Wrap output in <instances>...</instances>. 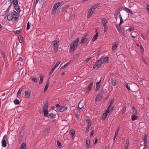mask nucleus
Listing matches in <instances>:
<instances>
[{
    "mask_svg": "<svg viewBox=\"0 0 149 149\" xmlns=\"http://www.w3.org/2000/svg\"><path fill=\"white\" fill-rule=\"evenodd\" d=\"M101 66V65H100V64H99V63L97 61L95 62V64L93 65V69H95L96 67H97V68H100Z\"/></svg>",
    "mask_w": 149,
    "mask_h": 149,
    "instance_id": "ddd939ff",
    "label": "nucleus"
},
{
    "mask_svg": "<svg viewBox=\"0 0 149 149\" xmlns=\"http://www.w3.org/2000/svg\"><path fill=\"white\" fill-rule=\"evenodd\" d=\"M143 140L144 142L147 141V135L146 134H145L143 138Z\"/></svg>",
    "mask_w": 149,
    "mask_h": 149,
    "instance_id": "3c124183",
    "label": "nucleus"
},
{
    "mask_svg": "<svg viewBox=\"0 0 149 149\" xmlns=\"http://www.w3.org/2000/svg\"><path fill=\"white\" fill-rule=\"evenodd\" d=\"M86 146L88 148L90 146V140L88 138L86 140Z\"/></svg>",
    "mask_w": 149,
    "mask_h": 149,
    "instance_id": "aec40b11",
    "label": "nucleus"
},
{
    "mask_svg": "<svg viewBox=\"0 0 149 149\" xmlns=\"http://www.w3.org/2000/svg\"><path fill=\"white\" fill-rule=\"evenodd\" d=\"M110 81L111 83V84L113 86H115L116 85V80L114 78H111V79Z\"/></svg>",
    "mask_w": 149,
    "mask_h": 149,
    "instance_id": "f8f14e48",
    "label": "nucleus"
},
{
    "mask_svg": "<svg viewBox=\"0 0 149 149\" xmlns=\"http://www.w3.org/2000/svg\"><path fill=\"white\" fill-rule=\"evenodd\" d=\"M87 127V128L86 129V131L85 132L86 133H87L89 132L90 127Z\"/></svg>",
    "mask_w": 149,
    "mask_h": 149,
    "instance_id": "052dcab7",
    "label": "nucleus"
},
{
    "mask_svg": "<svg viewBox=\"0 0 149 149\" xmlns=\"http://www.w3.org/2000/svg\"><path fill=\"white\" fill-rule=\"evenodd\" d=\"M119 130H120V129H119V128H118L116 130L115 132V134L114 137V139H113L114 141L115 140L118 134L119 131Z\"/></svg>",
    "mask_w": 149,
    "mask_h": 149,
    "instance_id": "a211bd4d",
    "label": "nucleus"
},
{
    "mask_svg": "<svg viewBox=\"0 0 149 149\" xmlns=\"http://www.w3.org/2000/svg\"><path fill=\"white\" fill-rule=\"evenodd\" d=\"M68 66L67 64L66 63L60 68L61 70H62Z\"/></svg>",
    "mask_w": 149,
    "mask_h": 149,
    "instance_id": "4d7b16f0",
    "label": "nucleus"
},
{
    "mask_svg": "<svg viewBox=\"0 0 149 149\" xmlns=\"http://www.w3.org/2000/svg\"><path fill=\"white\" fill-rule=\"evenodd\" d=\"M15 8L18 12L19 13L20 12V7L19 6H18L17 5L15 6Z\"/></svg>",
    "mask_w": 149,
    "mask_h": 149,
    "instance_id": "473e14b6",
    "label": "nucleus"
},
{
    "mask_svg": "<svg viewBox=\"0 0 149 149\" xmlns=\"http://www.w3.org/2000/svg\"><path fill=\"white\" fill-rule=\"evenodd\" d=\"M123 9L124 10H125V11H126V12H128L129 11V10H130V9H129V8H126V7H124V8H123Z\"/></svg>",
    "mask_w": 149,
    "mask_h": 149,
    "instance_id": "6e6d98bb",
    "label": "nucleus"
},
{
    "mask_svg": "<svg viewBox=\"0 0 149 149\" xmlns=\"http://www.w3.org/2000/svg\"><path fill=\"white\" fill-rule=\"evenodd\" d=\"M107 113H104L102 116V119L103 120H105L107 116Z\"/></svg>",
    "mask_w": 149,
    "mask_h": 149,
    "instance_id": "c85d7f7f",
    "label": "nucleus"
},
{
    "mask_svg": "<svg viewBox=\"0 0 149 149\" xmlns=\"http://www.w3.org/2000/svg\"><path fill=\"white\" fill-rule=\"evenodd\" d=\"M14 103L16 105L19 104V101L17 99H16L14 100Z\"/></svg>",
    "mask_w": 149,
    "mask_h": 149,
    "instance_id": "a19ab883",
    "label": "nucleus"
},
{
    "mask_svg": "<svg viewBox=\"0 0 149 149\" xmlns=\"http://www.w3.org/2000/svg\"><path fill=\"white\" fill-rule=\"evenodd\" d=\"M57 144L58 147L60 148L61 146V143L58 141H57Z\"/></svg>",
    "mask_w": 149,
    "mask_h": 149,
    "instance_id": "864d4df0",
    "label": "nucleus"
},
{
    "mask_svg": "<svg viewBox=\"0 0 149 149\" xmlns=\"http://www.w3.org/2000/svg\"><path fill=\"white\" fill-rule=\"evenodd\" d=\"M69 6L70 5L69 4H68L64 6L62 8L61 11L63 12L65 10L67 9Z\"/></svg>",
    "mask_w": 149,
    "mask_h": 149,
    "instance_id": "6ab92c4d",
    "label": "nucleus"
},
{
    "mask_svg": "<svg viewBox=\"0 0 149 149\" xmlns=\"http://www.w3.org/2000/svg\"><path fill=\"white\" fill-rule=\"evenodd\" d=\"M56 9H55V8H54L53 7L52 12V14L54 15L56 13Z\"/></svg>",
    "mask_w": 149,
    "mask_h": 149,
    "instance_id": "09e8293b",
    "label": "nucleus"
},
{
    "mask_svg": "<svg viewBox=\"0 0 149 149\" xmlns=\"http://www.w3.org/2000/svg\"><path fill=\"white\" fill-rule=\"evenodd\" d=\"M101 84V81H100L99 82H97L96 84L95 91H97L100 88Z\"/></svg>",
    "mask_w": 149,
    "mask_h": 149,
    "instance_id": "1a4fd4ad",
    "label": "nucleus"
},
{
    "mask_svg": "<svg viewBox=\"0 0 149 149\" xmlns=\"http://www.w3.org/2000/svg\"><path fill=\"white\" fill-rule=\"evenodd\" d=\"M68 109L67 107H60L59 108V111L61 112H63Z\"/></svg>",
    "mask_w": 149,
    "mask_h": 149,
    "instance_id": "dca6fc26",
    "label": "nucleus"
},
{
    "mask_svg": "<svg viewBox=\"0 0 149 149\" xmlns=\"http://www.w3.org/2000/svg\"><path fill=\"white\" fill-rule=\"evenodd\" d=\"M70 134L72 136V137L74 138L75 134V131L73 130H71L70 131Z\"/></svg>",
    "mask_w": 149,
    "mask_h": 149,
    "instance_id": "a878e982",
    "label": "nucleus"
},
{
    "mask_svg": "<svg viewBox=\"0 0 149 149\" xmlns=\"http://www.w3.org/2000/svg\"><path fill=\"white\" fill-rule=\"evenodd\" d=\"M23 136L19 135L18 136V139H19V143H20L22 141L23 139Z\"/></svg>",
    "mask_w": 149,
    "mask_h": 149,
    "instance_id": "37998d69",
    "label": "nucleus"
},
{
    "mask_svg": "<svg viewBox=\"0 0 149 149\" xmlns=\"http://www.w3.org/2000/svg\"><path fill=\"white\" fill-rule=\"evenodd\" d=\"M120 9L119 8H118L117 10L116 11L115 13V15H116V17L117 16V15L119 14L120 13Z\"/></svg>",
    "mask_w": 149,
    "mask_h": 149,
    "instance_id": "ea45409f",
    "label": "nucleus"
},
{
    "mask_svg": "<svg viewBox=\"0 0 149 149\" xmlns=\"http://www.w3.org/2000/svg\"><path fill=\"white\" fill-rule=\"evenodd\" d=\"M117 46L118 43H117V42H114L112 47V49L113 51H115L117 48Z\"/></svg>",
    "mask_w": 149,
    "mask_h": 149,
    "instance_id": "2eb2a0df",
    "label": "nucleus"
},
{
    "mask_svg": "<svg viewBox=\"0 0 149 149\" xmlns=\"http://www.w3.org/2000/svg\"><path fill=\"white\" fill-rule=\"evenodd\" d=\"M49 81H48L46 83L45 86V87L44 90V92H45L46 91L47 89L49 86Z\"/></svg>",
    "mask_w": 149,
    "mask_h": 149,
    "instance_id": "b1692460",
    "label": "nucleus"
},
{
    "mask_svg": "<svg viewBox=\"0 0 149 149\" xmlns=\"http://www.w3.org/2000/svg\"><path fill=\"white\" fill-rule=\"evenodd\" d=\"M124 86H125L127 88L128 91H130V89L129 86V85L128 83H126L124 84Z\"/></svg>",
    "mask_w": 149,
    "mask_h": 149,
    "instance_id": "a18cd8bd",
    "label": "nucleus"
},
{
    "mask_svg": "<svg viewBox=\"0 0 149 149\" xmlns=\"http://www.w3.org/2000/svg\"><path fill=\"white\" fill-rule=\"evenodd\" d=\"M84 105L83 104L81 103V102H80L78 104V108L80 109H82Z\"/></svg>",
    "mask_w": 149,
    "mask_h": 149,
    "instance_id": "393cba45",
    "label": "nucleus"
},
{
    "mask_svg": "<svg viewBox=\"0 0 149 149\" xmlns=\"http://www.w3.org/2000/svg\"><path fill=\"white\" fill-rule=\"evenodd\" d=\"M106 93V89H104L103 88L100 90L99 95L101 97L103 96V94Z\"/></svg>",
    "mask_w": 149,
    "mask_h": 149,
    "instance_id": "6e6552de",
    "label": "nucleus"
},
{
    "mask_svg": "<svg viewBox=\"0 0 149 149\" xmlns=\"http://www.w3.org/2000/svg\"><path fill=\"white\" fill-rule=\"evenodd\" d=\"M63 1H61L60 2H58L56 3L53 6V8H55L56 9L57 8H58L59 6L61 5Z\"/></svg>",
    "mask_w": 149,
    "mask_h": 149,
    "instance_id": "9d476101",
    "label": "nucleus"
},
{
    "mask_svg": "<svg viewBox=\"0 0 149 149\" xmlns=\"http://www.w3.org/2000/svg\"><path fill=\"white\" fill-rule=\"evenodd\" d=\"M24 133V130H21L19 135L23 136Z\"/></svg>",
    "mask_w": 149,
    "mask_h": 149,
    "instance_id": "c03bdc74",
    "label": "nucleus"
},
{
    "mask_svg": "<svg viewBox=\"0 0 149 149\" xmlns=\"http://www.w3.org/2000/svg\"><path fill=\"white\" fill-rule=\"evenodd\" d=\"M19 14L15 11L9 13L7 16V19L9 21H15L19 18Z\"/></svg>",
    "mask_w": 149,
    "mask_h": 149,
    "instance_id": "f257e3e1",
    "label": "nucleus"
},
{
    "mask_svg": "<svg viewBox=\"0 0 149 149\" xmlns=\"http://www.w3.org/2000/svg\"><path fill=\"white\" fill-rule=\"evenodd\" d=\"M87 41V38H85L83 37L81 41V44L84 42H86Z\"/></svg>",
    "mask_w": 149,
    "mask_h": 149,
    "instance_id": "7c9ffc66",
    "label": "nucleus"
},
{
    "mask_svg": "<svg viewBox=\"0 0 149 149\" xmlns=\"http://www.w3.org/2000/svg\"><path fill=\"white\" fill-rule=\"evenodd\" d=\"M32 80L35 82H37L38 81L37 78L36 77H33L32 79Z\"/></svg>",
    "mask_w": 149,
    "mask_h": 149,
    "instance_id": "5fc2aeb1",
    "label": "nucleus"
},
{
    "mask_svg": "<svg viewBox=\"0 0 149 149\" xmlns=\"http://www.w3.org/2000/svg\"><path fill=\"white\" fill-rule=\"evenodd\" d=\"M18 38L19 41L20 43H22L23 41V38L22 36H18Z\"/></svg>",
    "mask_w": 149,
    "mask_h": 149,
    "instance_id": "f704fd0d",
    "label": "nucleus"
},
{
    "mask_svg": "<svg viewBox=\"0 0 149 149\" xmlns=\"http://www.w3.org/2000/svg\"><path fill=\"white\" fill-rule=\"evenodd\" d=\"M97 61L101 66L102 64L108 63L109 57H105L104 56H102Z\"/></svg>",
    "mask_w": 149,
    "mask_h": 149,
    "instance_id": "7ed1b4c3",
    "label": "nucleus"
},
{
    "mask_svg": "<svg viewBox=\"0 0 149 149\" xmlns=\"http://www.w3.org/2000/svg\"><path fill=\"white\" fill-rule=\"evenodd\" d=\"M98 37V33H96L93 37L91 41L93 42Z\"/></svg>",
    "mask_w": 149,
    "mask_h": 149,
    "instance_id": "2f4dec72",
    "label": "nucleus"
},
{
    "mask_svg": "<svg viewBox=\"0 0 149 149\" xmlns=\"http://www.w3.org/2000/svg\"><path fill=\"white\" fill-rule=\"evenodd\" d=\"M146 9L148 13L149 14V5H147L146 7Z\"/></svg>",
    "mask_w": 149,
    "mask_h": 149,
    "instance_id": "680f3d73",
    "label": "nucleus"
},
{
    "mask_svg": "<svg viewBox=\"0 0 149 149\" xmlns=\"http://www.w3.org/2000/svg\"><path fill=\"white\" fill-rule=\"evenodd\" d=\"M53 46L54 47V50L55 52H56L58 50V43L59 42L58 40L56 39L53 41Z\"/></svg>",
    "mask_w": 149,
    "mask_h": 149,
    "instance_id": "39448f33",
    "label": "nucleus"
},
{
    "mask_svg": "<svg viewBox=\"0 0 149 149\" xmlns=\"http://www.w3.org/2000/svg\"><path fill=\"white\" fill-rule=\"evenodd\" d=\"M94 131L93 130L92 132L91 133V134H90V136L92 137L93 136V135L94 134Z\"/></svg>",
    "mask_w": 149,
    "mask_h": 149,
    "instance_id": "69168bd1",
    "label": "nucleus"
},
{
    "mask_svg": "<svg viewBox=\"0 0 149 149\" xmlns=\"http://www.w3.org/2000/svg\"><path fill=\"white\" fill-rule=\"evenodd\" d=\"M79 40V39L77 38L71 44L69 49L70 52L74 51V48L77 47Z\"/></svg>",
    "mask_w": 149,
    "mask_h": 149,
    "instance_id": "f03ea898",
    "label": "nucleus"
},
{
    "mask_svg": "<svg viewBox=\"0 0 149 149\" xmlns=\"http://www.w3.org/2000/svg\"><path fill=\"white\" fill-rule=\"evenodd\" d=\"M56 115L53 114V113H50L47 117L50 120H52L54 118H55Z\"/></svg>",
    "mask_w": 149,
    "mask_h": 149,
    "instance_id": "9b49d317",
    "label": "nucleus"
},
{
    "mask_svg": "<svg viewBox=\"0 0 149 149\" xmlns=\"http://www.w3.org/2000/svg\"><path fill=\"white\" fill-rule=\"evenodd\" d=\"M91 58V57H89L88 58H87L86 60H85L84 61V64H86L87 63H88V61H89V60Z\"/></svg>",
    "mask_w": 149,
    "mask_h": 149,
    "instance_id": "de8ad7c7",
    "label": "nucleus"
},
{
    "mask_svg": "<svg viewBox=\"0 0 149 149\" xmlns=\"http://www.w3.org/2000/svg\"><path fill=\"white\" fill-rule=\"evenodd\" d=\"M21 32V30H16L14 31V33L16 34H19Z\"/></svg>",
    "mask_w": 149,
    "mask_h": 149,
    "instance_id": "603ef678",
    "label": "nucleus"
},
{
    "mask_svg": "<svg viewBox=\"0 0 149 149\" xmlns=\"http://www.w3.org/2000/svg\"><path fill=\"white\" fill-rule=\"evenodd\" d=\"M110 112L109 109H107V110H106L105 112L104 113H107V114L108 113H109Z\"/></svg>",
    "mask_w": 149,
    "mask_h": 149,
    "instance_id": "338daca9",
    "label": "nucleus"
},
{
    "mask_svg": "<svg viewBox=\"0 0 149 149\" xmlns=\"http://www.w3.org/2000/svg\"><path fill=\"white\" fill-rule=\"evenodd\" d=\"M129 146L128 142H127L126 143V145L124 149H128Z\"/></svg>",
    "mask_w": 149,
    "mask_h": 149,
    "instance_id": "13d9d810",
    "label": "nucleus"
},
{
    "mask_svg": "<svg viewBox=\"0 0 149 149\" xmlns=\"http://www.w3.org/2000/svg\"><path fill=\"white\" fill-rule=\"evenodd\" d=\"M25 95L27 98L30 97V94L28 91H26L25 93Z\"/></svg>",
    "mask_w": 149,
    "mask_h": 149,
    "instance_id": "c756f323",
    "label": "nucleus"
},
{
    "mask_svg": "<svg viewBox=\"0 0 149 149\" xmlns=\"http://www.w3.org/2000/svg\"><path fill=\"white\" fill-rule=\"evenodd\" d=\"M128 12L132 15H133V13H132V11L130 10Z\"/></svg>",
    "mask_w": 149,
    "mask_h": 149,
    "instance_id": "774afa93",
    "label": "nucleus"
},
{
    "mask_svg": "<svg viewBox=\"0 0 149 149\" xmlns=\"http://www.w3.org/2000/svg\"><path fill=\"white\" fill-rule=\"evenodd\" d=\"M7 139V136L6 134L4 135L1 141L2 146L3 147H6L7 146V143L6 140Z\"/></svg>",
    "mask_w": 149,
    "mask_h": 149,
    "instance_id": "423d86ee",
    "label": "nucleus"
},
{
    "mask_svg": "<svg viewBox=\"0 0 149 149\" xmlns=\"http://www.w3.org/2000/svg\"><path fill=\"white\" fill-rule=\"evenodd\" d=\"M30 24H31V23H30L29 22H28L27 23V30H29L30 28Z\"/></svg>",
    "mask_w": 149,
    "mask_h": 149,
    "instance_id": "8fccbe9b",
    "label": "nucleus"
},
{
    "mask_svg": "<svg viewBox=\"0 0 149 149\" xmlns=\"http://www.w3.org/2000/svg\"><path fill=\"white\" fill-rule=\"evenodd\" d=\"M144 142V146L145 147L147 148V147L148 146V142L147 141V142Z\"/></svg>",
    "mask_w": 149,
    "mask_h": 149,
    "instance_id": "e2e57ef3",
    "label": "nucleus"
},
{
    "mask_svg": "<svg viewBox=\"0 0 149 149\" xmlns=\"http://www.w3.org/2000/svg\"><path fill=\"white\" fill-rule=\"evenodd\" d=\"M132 111L133 114L134 115H136L137 111L135 107H133L132 108Z\"/></svg>",
    "mask_w": 149,
    "mask_h": 149,
    "instance_id": "bb28decb",
    "label": "nucleus"
},
{
    "mask_svg": "<svg viewBox=\"0 0 149 149\" xmlns=\"http://www.w3.org/2000/svg\"><path fill=\"white\" fill-rule=\"evenodd\" d=\"M119 17L120 19V22L119 23V25H120L121 24L124 22L123 21V18L121 16V15H119Z\"/></svg>",
    "mask_w": 149,
    "mask_h": 149,
    "instance_id": "72a5a7b5",
    "label": "nucleus"
},
{
    "mask_svg": "<svg viewBox=\"0 0 149 149\" xmlns=\"http://www.w3.org/2000/svg\"><path fill=\"white\" fill-rule=\"evenodd\" d=\"M43 111L45 117H47L48 116V103H45L44 105Z\"/></svg>",
    "mask_w": 149,
    "mask_h": 149,
    "instance_id": "20e7f679",
    "label": "nucleus"
},
{
    "mask_svg": "<svg viewBox=\"0 0 149 149\" xmlns=\"http://www.w3.org/2000/svg\"><path fill=\"white\" fill-rule=\"evenodd\" d=\"M135 115H134L132 116V121H134L137 119V117Z\"/></svg>",
    "mask_w": 149,
    "mask_h": 149,
    "instance_id": "58836bf2",
    "label": "nucleus"
},
{
    "mask_svg": "<svg viewBox=\"0 0 149 149\" xmlns=\"http://www.w3.org/2000/svg\"><path fill=\"white\" fill-rule=\"evenodd\" d=\"M26 147L25 143H23L21 146L20 149H26Z\"/></svg>",
    "mask_w": 149,
    "mask_h": 149,
    "instance_id": "4be33fe9",
    "label": "nucleus"
},
{
    "mask_svg": "<svg viewBox=\"0 0 149 149\" xmlns=\"http://www.w3.org/2000/svg\"><path fill=\"white\" fill-rule=\"evenodd\" d=\"M12 2L13 4L15 6L17 5L18 4L17 0H13Z\"/></svg>",
    "mask_w": 149,
    "mask_h": 149,
    "instance_id": "79ce46f5",
    "label": "nucleus"
},
{
    "mask_svg": "<svg viewBox=\"0 0 149 149\" xmlns=\"http://www.w3.org/2000/svg\"><path fill=\"white\" fill-rule=\"evenodd\" d=\"M93 12V11L91 9H90L88 10V14L87 15L88 18H89L91 16Z\"/></svg>",
    "mask_w": 149,
    "mask_h": 149,
    "instance_id": "4468645a",
    "label": "nucleus"
},
{
    "mask_svg": "<svg viewBox=\"0 0 149 149\" xmlns=\"http://www.w3.org/2000/svg\"><path fill=\"white\" fill-rule=\"evenodd\" d=\"M93 86V83L92 81H90V84L88 86V88L87 89L86 92V93H89L91 89Z\"/></svg>",
    "mask_w": 149,
    "mask_h": 149,
    "instance_id": "0eeeda50",
    "label": "nucleus"
},
{
    "mask_svg": "<svg viewBox=\"0 0 149 149\" xmlns=\"http://www.w3.org/2000/svg\"><path fill=\"white\" fill-rule=\"evenodd\" d=\"M61 62L60 61H58L55 64V65L53 67V68L55 69L58 66L59 64L61 63Z\"/></svg>",
    "mask_w": 149,
    "mask_h": 149,
    "instance_id": "c9c22d12",
    "label": "nucleus"
},
{
    "mask_svg": "<svg viewBox=\"0 0 149 149\" xmlns=\"http://www.w3.org/2000/svg\"><path fill=\"white\" fill-rule=\"evenodd\" d=\"M22 91V88H20L18 91L17 93V97H18L20 95L21 92Z\"/></svg>",
    "mask_w": 149,
    "mask_h": 149,
    "instance_id": "e433bc0d",
    "label": "nucleus"
},
{
    "mask_svg": "<svg viewBox=\"0 0 149 149\" xmlns=\"http://www.w3.org/2000/svg\"><path fill=\"white\" fill-rule=\"evenodd\" d=\"M104 27V33H105L107 32V30L108 28V26H107V24L103 26Z\"/></svg>",
    "mask_w": 149,
    "mask_h": 149,
    "instance_id": "4c0bfd02",
    "label": "nucleus"
},
{
    "mask_svg": "<svg viewBox=\"0 0 149 149\" xmlns=\"http://www.w3.org/2000/svg\"><path fill=\"white\" fill-rule=\"evenodd\" d=\"M116 26L119 33H122V31L121 29V27L120 26V25H119V24L118 25H116Z\"/></svg>",
    "mask_w": 149,
    "mask_h": 149,
    "instance_id": "412c9836",
    "label": "nucleus"
},
{
    "mask_svg": "<svg viewBox=\"0 0 149 149\" xmlns=\"http://www.w3.org/2000/svg\"><path fill=\"white\" fill-rule=\"evenodd\" d=\"M100 5V3H97V4H96L94 6L91 7V8L90 9H91L92 10L93 9L94 10L98 6Z\"/></svg>",
    "mask_w": 149,
    "mask_h": 149,
    "instance_id": "cd10ccee",
    "label": "nucleus"
},
{
    "mask_svg": "<svg viewBox=\"0 0 149 149\" xmlns=\"http://www.w3.org/2000/svg\"><path fill=\"white\" fill-rule=\"evenodd\" d=\"M76 118L77 119H79V116L78 114H77L76 115Z\"/></svg>",
    "mask_w": 149,
    "mask_h": 149,
    "instance_id": "0e129e2a",
    "label": "nucleus"
},
{
    "mask_svg": "<svg viewBox=\"0 0 149 149\" xmlns=\"http://www.w3.org/2000/svg\"><path fill=\"white\" fill-rule=\"evenodd\" d=\"M134 27H131L130 28L128 29V30L129 31H131L133 30H134Z\"/></svg>",
    "mask_w": 149,
    "mask_h": 149,
    "instance_id": "bf43d9fd",
    "label": "nucleus"
},
{
    "mask_svg": "<svg viewBox=\"0 0 149 149\" xmlns=\"http://www.w3.org/2000/svg\"><path fill=\"white\" fill-rule=\"evenodd\" d=\"M40 81H39V84H42L43 83V76H40Z\"/></svg>",
    "mask_w": 149,
    "mask_h": 149,
    "instance_id": "49530a36",
    "label": "nucleus"
},
{
    "mask_svg": "<svg viewBox=\"0 0 149 149\" xmlns=\"http://www.w3.org/2000/svg\"><path fill=\"white\" fill-rule=\"evenodd\" d=\"M101 23L103 26L105 25H106L108 23V22L105 19L103 18L102 19Z\"/></svg>",
    "mask_w": 149,
    "mask_h": 149,
    "instance_id": "5701e85b",
    "label": "nucleus"
},
{
    "mask_svg": "<svg viewBox=\"0 0 149 149\" xmlns=\"http://www.w3.org/2000/svg\"><path fill=\"white\" fill-rule=\"evenodd\" d=\"M86 122L87 123V125L86 127H90L92 125V122L91 120H88L87 119H86Z\"/></svg>",
    "mask_w": 149,
    "mask_h": 149,
    "instance_id": "f3484780",
    "label": "nucleus"
}]
</instances>
